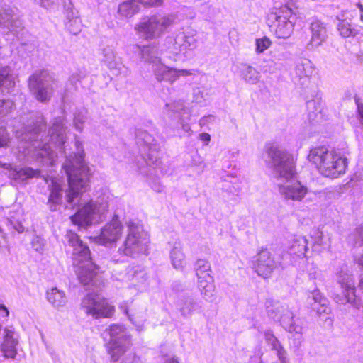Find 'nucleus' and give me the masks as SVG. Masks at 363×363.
<instances>
[{"label": "nucleus", "mask_w": 363, "mask_h": 363, "mask_svg": "<svg viewBox=\"0 0 363 363\" xmlns=\"http://www.w3.org/2000/svg\"><path fill=\"white\" fill-rule=\"evenodd\" d=\"M77 152L74 157H67L62 165L68 181V189L65 191L66 207L74 208L78 206L75 214L70 217L72 222L79 227H86L102 222L108 213V197H97L95 200L86 201L83 193L89 187L91 172L84 162V153L82 143L75 138Z\"/></svg>", "instance_id": "1"}, {"label": "nucleus", "mask_w": 363, "mask_h": 363, "mask_svg": "<svg viewBox=\"0 0 363 363\" xmlns=\"http://www.w3.org/2000/svg\"><path fill=\"white\" fill-rule=\"evenodd\" d=\"M35 128L25 127L21 132H18L17 138L19 140L18 149L27 161L33 160L53 165L56 153L53 148L64 152L65 143V130L61 118H55L48 135L44 138L46 121L43 116H38L34 123Z\"/></svg>", "instance_id": "2"}, {"label": "nucleus", "mask_w": 363, "mask_h": 363, "mask_svg": "<svg viewBox=\"0 0 363 363\" xmlns=\"http://www.w3.org/2000/svg\"><path fill=\"white\" fill-rule=\"evenodd\" d=\"M67 251L71 253L73 264L77 267L76 273L79 281L84 286L91 284L100 285L101 276L99 267L94 264L88 246L83 243L77 233L67 230L64 237Z\"/></svg>", "instance_id": "3"}, {"label": "nucleus", "mask_w": 363, "mask_h": 363, "mask_svg": "<svg viewBox=\"0 0 363 363\" xmlns=\"http://www.w3.org/2000/svg\"><path fill=\"white\" fill-rule=\"evenodd\" d=\"M308 159L315 165L321 174L332 179L343 174L347 166L345 157L333 151H329L325 146L312 148Z\"/></svg>", "instance_id": "4"}, {"label": "nucleus", "mask_w": 363, "mask_h": 363, "mask_svg": "<svg viewBox=\"0 0 363 363\" xmlns=\"http://www.w3.org/2000/svg\"><path fill=\"white\" fill-rule=\"evenodd\" d=\"M141 58L147 63L152 64L153 73L157 82H166L173 84L180 77L194 74V69H177L169 67L161 62L158 48L155 45L135 46Z\"/></svg>", "instance_id": "5"}, {"label": "nucleus", "mask_w": 363, "mask_h": 363, "mask_svg": "<svg viewBox=\"0 0 363 363\" xmlns=\"http://www.w3.org/2000/svg\"><path fill=\"white\" fill-rule=\"evenodd\" d=\"M126 238L118 248V252L127 257L135 258L142 254H147L149 249L150 238L143 226L130 220L127 223Z\"/></svg>", "instance_id": "6"}, {"label": "nucleus", "mask_w": 363, "mask_h": 363, "mask_svg": "<svg viewBox=\"0 0 363 363\" xmlns=\"http://www.w3.org/2000/svg\"><path fill=\"white\" fill-rule=\"evenodd\" d=\"M28 86L30 94L38 101L47 103L58 87V81L47 70H38L28 77Z\"/></svg>", "instance_id": "7"}, {"label": "nucleus", "mask_w": 363, "mask_h": 363, "mask_svg": "<svg viewBox=\"0 0 363 363\" xmlns=\"http://www.w3.org/2000/svg\"><path fill=\"white\" fill-rule=\"evenodd\" d=\"M267 152L269 158L268 166L276 175L286 180L295 176L294 159L290 154L276 145L269 147Z\"/></svg>", "instance_id": "8"}, {"label": "nucleus", "mask_w": 363, "mask_h": 363, "mask_svg": "<svg viewBox=\"0 0 363 363\" xmlns=\"http://www.w3.org/2000/svg\"><path fill=\"white\" fill-rule=\"evenodd\" d=\"M271 16L274 20L272 28L274 30L275 35L278 38L282 39L289 38L294 32L296 21V8L286 4L276 9Z\"/></svg>", "instance_id": "9"}, {"label": "nucleus", "mask_w": 363, "mask_h": 363, "mask_svg": "<svg viewBox=\"0 0 363 363\" xmlns=\"http://www.w3.org/2000/svg\"><path fill=\"white\" fill-rule=\"evenodd\" d=\"M104 334L109 335L107 351L113 361H117L124 354L130 344V337L123 325L112 324Z\"/></svg>", "instance_id": "10"}, {"label": "nucleus", "mask_w": 363, "mask_h": 363, "mask_svg": "<svg viewBox=\"0 0 363 363\" xmlns=\"http://www.w3.org/2000/svg\"><path fill=\"white\" fill-rule=\"evenodd\" d=\"M337 281L341 289V293H334L332 296L334 301L339 304H351L354 308H358L360 299L356 295L354 279L352 274L347 270L342 269L337 274Z\"/></svg>", "instance_id": "11"}, {"label": "nucleus", "mask_w": 363, "mask_h": 363, "mask_svg": "<svg viewBox=\"0 0 363 363\" xmlns=\"http://www.w3.org/2000/svg\"><path fill=\"white\" fill-rule=\"evenodd\" d=\"M172 16L154 15L145 18L138 25V30L147 39L160 36L174 23Z\"/></svg>", "instance_id": "12"}, {"label": "nucleus", "mask_w": 363, "mask_h": 363, "mask_svg": "<svg viewBox=\"0 0 363 363\" xmlns=\"http://www.w3.org/2000/svg\"><path fill=\"white\" fill-rule=\"evenodd\" d=\"M81 307L87 315L94 318H109L114 313V307L106 300L92 294H89L83 298Z\"/></svg>", "instance_id": "13"}, {"label": "nucleus", "mask_w": 363, "mask_h": 363, "mask_svg": "<svg viewBox=\"0 0 363 363\" xmlns=\"http://www.w3.org/2000/svg\"><path fill=\"white\" fill-rule=\"evenodd\" d=\"M277 322H279L281 325L289 333H294L296 336L293 339V345L298 348L302 342V335L303 328L298 323V320H294V315L293 312L289 308L288 306L282 312L281 316L279 318Z\"/></svg>", "instance_id": "14"}, {"label": "nucleus", "mask_w": 363, "mask_h": 363, "mask_svg": "<svg viewBox=\"0 0 363 363\" xmlns=\"http://www.w3.org/2000/svg\"><path fill=\"white\" fill-rule=\"evenodd\" d=\"M172 52L175 55H186L187 51L193 50L196 47V40L194 30L179 32L174 40Z\"/></svg>", "instance_id": "15"}, {"label": "nucleus", "mask_w": 363, "mask_h": 363, "mask_svg": "<svg viewBox=\"0 0 363 363\" xmlns=\"http://www.w3.org/2000/svg\"><path fill=\"white\" fill-rule=\"evenodd\" d=\"M123 225L115 216L112 220L107 223L101 230L99 236L96 237V241L101 245H106L116 242L121 235Z\"/></svg>", "instance_id": "16"}, {"label": "nucleus", "mask_w": 363, "mask_h": 363, "mask_svg": "<svg viewBox=\"0 0 363 363\" xmlns=\"http://www.w3.org/2000/svg\"><path fill=\"white\" fill-rule=\"evenodd\" d=\"M0 167L9 170L8 177L17 183H22L33 178L40 177V172L28 167H14L9 163H3L0 161Z\"/></svg>", "instance_id": "17"}, {"label": "nucleus", "mask_w": 363, "mask_h": 363, "mask_svg": "<svg viewBox=\"0 0 363 363\" xmlns=\"http://www.w3.org/2000/svg\"><path fill=\"white\" fill-rule=\"evenodd\" d=\"M277 267V263L267 250H262L257 254L254 267L259 276L269 277Z\"/></svg>", "instance_id": "18"}, {"label": "nucleus", "mask_w": 363, "mask_h": 363, "mask_svg": "<svg viewBox=\"0 0 363 363\" xmlns=\"http://www.w3.org/2000/svg\"><path fill=\"white\" fill-rule=\"evenodd\" d=\"M311 38L307 44L308 50L319 47L327 38V28L325 24L319 19L314 18L310 24Z\"/></svg>", "instance_id": "19"}, {"label": "nucleus", "mask_w": 363, "mask_h": 363, "mask_svg": "<svg viewBox=\"0 0 363 363\" xmlns=\"http://www.w3.org/2000/svg\"><path fill=\"white\" fill-rule=\"evenodd\" d=\"M279 191L286 199L301 201L307 193V188L298 181L287 182L279 185Z\"/></svg>", "instance_id": "20"}, {"label": "nucleus", "mask_w": 363, "mask_h": 363, "mask_svg": "<svg viewBox=\"0 0 363 363\" xmlns=\"http://www.w3.org/2000/svg\"><path fill=\"white\" fill-rule=\"evenodd\" d=\"M139 2L145 6H160L162 0H127L119 4L118 13L121 16L130 18L137 13L139 10L138 4Z\"/></svg>", "instance_id": "21"}, {"label": "nucleus", "mask_w": 363, "mask_h": 363, "mask_svg": "<svg viewBox=\"0 0 363 363\" xmlns=\"http://www.w3.org/2000/svg\"><path fill=\"white\" fill-rule=\"evenodd\" d=\"M307 304L315 311L319 316L328 315L330 308L328 306V300L324 298L319 290H313L308 294Z\"/></svg>", "instance_id": "22"}, {"label": "nucleus", "mask_w": 363, "mask_h": 363, "mask_svg": "<svg viewBox=\"0 0 363 363\" xmlns=\"http://www.w3.org/2000/svg\"><path fill=\"white\" fill-rule=\"evenodd\" d=\"M21 22L14 17L13 10L9 4L0 3V26L7 28L12 32H17L21 28Z\"/></svg>", "instance_id": "23"}, {"label": "nucleus", "mask_w": 363, "mask_h": 363, "mask_svg": "<svg viewBox=\"0 0 363 363\" xmlns=\"http://www.w3.org/2000/svg\"><path fill=\"white\" fill-rule=\"evenodd\" d=\"M313 72L314 67L310 60L301 58L298 60L295 67V77L302 86L308 85Z\"/></svg>", "instance_id": "24"}, {"label": "nucleus", "mask_w": 363, "mask_h": 363, "mask_svg": "<svg viewBox=\"0 0 363 363\" xmlns=\"http://www.w3.org/2000/svg\"><path fill=\"white\" fill-rule=\"evenodd\" d=\"M177 308L183 318H189L194 312L199 311L201 306L200 302L191 295L181 296L177 303Z\"/></svg>", "instance_id": "25"}, {"label": "nucleus", "mask_w": 363, "mask_h": 363, "mask_svg": "<svg viewBox=\"0 0 363 363\" xmlns=\"http://www.w3.org/2000/svg\"><path fill=\"white\" fill-rule=\"evenodd\" d=\"M45 182L48 185L50 194L48 198V205L52 211L57 210L62 203V188L60 181L53 177L46 178Z\"/></svg>", "instance_id": "26"}, {"label": "nucleus", "mask_w": 363, "mask_h": 363, "mask_svg": "<svg viewBox=\"0 0 363 363\" xmlns=\"http://www.w3.org/2000/svg\"><path fill=\"white\" fill-rule=\"evenodd\" d=\"M264 340L272 350L276 351L277 355L281 363H286V352L280 341L274 335L271 329H267L263 332Z\"/></svg>", "instance_id": "27"}, {"label": "nucleus", "mask_w": 363, "mask_h": 363, "mask_svg": "<svg viewBox=\"0 0 363 363\" xmlns=\"http://www.w3.org/2000/svg\"><path fill=\"white\" fill-rule=\"evenodd\" d=\"M16 345L17 341L13 337V333L8 329H5L4 340L1 344V351L5 357L15 358L17 354Z\"/></svg>", "instance_id": "28"}, {"label": "nucleus", "mask_w": 363, "mask_h": 363, "mask_svg": "<svg viewBox=\"0 0 363 363\" xmlns=\"http://www.w3.org/2000/svg\"><path fill=\"white\" fill-rule=\"evenodd\" d=\"M12 208L15 215H13L11 211L9 213L6 218V225L9 230L21 233L24 231V227L19 220L22 211L18 205H13Z\"/></svg>", "instance_id": "29"}, {"label": "nucleus", "mask_w": 363, "mask_h": 363, "mask_svg": "<svg viewBox=\"0 0 363 363\" xmlns=\"http://www.w3.org/2000/svg\"><path fill=\"white\" fill-rule=\"evenodd\" d=\"M199 288L203 298L206 301H212L214 292L213 278L211 275L202 276L198 279Z\"/></svg>", "instance_id": "30"}, {"label": "nucleus", "mask_w": 363, "mask_h": 363, "mask_svg": "<svg viewBox=\"0 0 363 363\" xmlns=\"http://www.w3.org/2000/svg\"><path fill=\"white\" fill-rule=\"evenodd\" d=\"M101 60L110 69L120 70L121 64L116 57L114 49L111 46H106L101 50Z\"/></svg>", "instance_id": "31"}, {"label": "nucleus", "mask_w": 363, "mask_h": 363, "mask_svg": "<svg viewBox=\"0 0 363 363\" xmlns=\"http://www.w3.org/2000/svg\"><path fill=\"white\" fill-rule=\"evenodd\" d=\"M170 258L173 267L177 269H182L186 265L185 255L182 252V245L180 242H175L170 251Z\"/></svg>", "instance_id": "32"}, {"label": "nucleus", "mask_w": 363, "mask_h": 363, "mask_svg": "<svg viewBox=\"0 0 363 363\" xmlns=\"http://www.w3.org/2000/svg\"><path fill=\"white\" fill-rule=\"evenodd\" d=\"M47 299L54 308L57 309L64 307L67 302L65 293L56 287L47 291Z\"/></svg>", "instance_id": "33"}, {"label": "nucleus", "mask_w": 363, "mask_h": 363, "mask_svg": "<svg viewBox=\"0 0 363 363\" xmlns=\"http://www.w3.org/2000/svg\"><path fill=\"white\" fill-rule=\"evenodd\" d=\"M120 308L138 329L142 328L146 320V314L144 310L138 311L135 308L129 310L126 306H121Z\"/></svg>", "instance_id": "34"}, {"label": "nucleus", "mask_w": 363, "mask_h": 363, "mask_svg": "<svg viewBox=\"0 0 363 363\" xmlns=\"http://www.w3.org/2000/svg\"><path fill=\"white\" fill-rule=\"evenodd\" d=\"M135 140L138 145L145 149V150L150 146L157 144L155 138L146 130H144L142 128H136Z\"/></svg>", "instance_id": "35"}, {"label": "nucleus", "mask_w": 363, "mask_h": 363, "mask_svg": "<svg viewBox=\"0 0 363 363\" xmlns=\"http://www.w3.org/2000/svg\"><path fill=\"white\" fill-rule=\"evenodd\" d=\"M240 76L250 84H257L260 78V73L252 66L247 64L241 65Z\"/></svg>", "instance_id": "36"}, {"label": "nucleus", "mask_w": 363, "mask_h": 363, "mask_svg": "<svg viewBox=\"0 0 363 363\" xmlns=\"http://www.w3.org/2000/svg\"><path fill=\"white\" fill-rule=\"evenodd\" d=\"M14 86L15 81L11 74V69L8 67L1 68L0 70V88H2V92L5 91L7 93L11 92Z\"/></svg>", "instance_id": "37"}, {"label": "nucleus", "mask_w": 363, "mask_h": 363, "mask_svg": "<svg viewBox=\"0 0 363 363\" xmlns=\"http://www.w3.org/2000/svg\"><path fill=\"white\" fill-rule=\"evenodd\" d=\"M337 27L340 35L343 38L355 37L359 33V30L348 18L340 20Z\"/></svg>", "instance_id": "38"}, {"label": "nucleus", "mask_w": 363, "mask_h": 363, "mask_svg": "<svg viewBox=\"0 0 363 363\" xmlns=\"http://www.w3.org/2000/svg\"><path fill=\"white\" fill-rule=\"evenodd\" d=\"M144 151H147L143 156L147 164L154 167L159 166L160 164V153L157 144L150 146L145 150H144Z\"/></svg>", "instance_id": "39"}, {"label": "nucleus", "mask_w": 363, "mask_h": 363, "mask_svg": "<svg viewBox=\"0 0 363 363\" xmlns=\"http://www.w3.org/2000/svg\"><path fill=\"white\" fill-rule=\"evenodd\" d=\"M308 250V240L305 237L299 236L293 240L290 253L298 257L304 256Z\"/></svg>", "instance_id": "40"}, {"label": "nucleus", "mask_w": 363, "mask_h": 363, "mask_svg": "<svg viewBox=\"0 0 363 363\" xmlns=\"http://www.w3.org/2000/svg\"><path fill=\"white\" fill-rule=\"evenodd\" d=\"M286 306V305H282L279 302L268 301L266 303L267 315L274 321H277Z\"/></svg>", "instance_id": "41"}, {"label": "nucleus", "mask_w": 363, "mask_h": 363, "mask_svg": "<svg viewBox=\"0 0 363 363\" xmlns=\"http://www.w3.org/2000/svg\"><path fill=\"white\" fill-rule=\"evenodd\" d=\"M63 3V14L65 16V22L74 20L75 18H79V12L75 9L72 0H62Z\"/></svg>", "instance_id": "42"}, {"label": "nucleus", "mask_w": 363, "mask_h": 363, "mask_svg": "<svg viewBox=\"0 0 363 363\" xmlns=\"http://www.w3.org/2000/svg\"><path fill=\"white\" fill-rule=\"evenodd\" d=\"M195 271L198 279L205 275H211V264L210 263L203 259H199L195 263Z\"/></svg>", "instance_id": "43"}, {"label": "nucleus", "mask_w": 363, "mask_h": 363, "mask_svg": "<svg viewBox=\"0 0 363 363\" xmlns=\"http://www.w3.org/2000/svg\"><path fill=\"white\" fill-rule=\"evenodd\" d=\"M306 107L308 111V118L310 120H315L318 118V115L321 116L322 106L319 101L316 100H311L307 101Z\"/></svg>", "instance_id": "44"}, {"label": "nucleus", "mask_w": 363, "mask_h": 363, "mask_svg": "<svg viewBox=\"0 0 363 363\" xmlns=\"http://www.w3.org/2000/svg\"><path fill=\"white\" fill-rule=\"evenodd\" d=\"M66 29L73 35L79 34L82 30V21L79 18H75L74 20L65 22Z\"/></svg>", "instance_id": "45"}, {"label": "nucleus", "mask_w": 363, "mask_h": 363, "mask_svg": "<svg viewBox=\"0 0 363 363\" xmlns=\"http://www.w3.org/2000/svg\"><path fill=\"white\" fill-rule=\"evenodd\" d=\"M14 108V102L11 99H0V119L9 115Z\"/></svg>", "instance_id": "46"}, {"label": "nucleus", "mask_w": 363, "mask_h": 363, "mask_svg": "<svg viewBox=\"0 0 363 363\" xmlns=\"http://www.w3.org/2000/svg\"><path fill=\"white\" fill-rule=\"evenodd\" d=\"M272 44V41L267 37H263L261 38H257L255 42V51L257 53H262L268 49Z\"/></svg>", "instance_id": "47"}, {"label": "nucleus", "mask_w": 363, "mask_h": 363, "mask_svg": "<svg viewBox=\"0 0 363 363\" xmlns=\"http://www.w3.org/2000/svg\"><path fill=\"white\" fill-rule=\"evenodd\" d=\"M10 141V135L8 133L5 124L0 121V147H6Z\"/></svg>", "instance_id": "48"}, {"label": "nucleus", "mask_w": 363, "mask_h": 363, "mask_svg": "<svg viewBox=\"0 0 363 363\" xmlns=\"http://www.w3.org/2000/svg\"><path fill=\"white\" fill-rule=\"evenodd\" d=\"M166 108L169 111H172L173 113L182 114L183 111L184 113L186 111V108L184 106V102L181 101H174L171 104H167Z\"/></svg>", "instance_id": "49"}, {"label": "nucleus", "mask_w": 363, "mask_h": 363, "mask_svg": "<svg viewBox=\"0 0 363 363\" xmlns=\"http://www.w3.org/2000/svg\"><path fill=\"white\" fill-rule=\"evenodd\" d=\"M350 238L354 240L355 245H363V225L357 227L354 234L350 235Z\"/></svg>", "instance_id": "50"}, {"label": "nucleus", "mask_w": 363, "mask_h": 363, "mask_svg": "<svg viewBox=\"0 0 363 363\" xmlns=\"http://www.w3.org/2000/svg\"><path fill=\"white\" fill-rule=\"evenodd\" d=\"M85 116L82 113H76L74 116V125L75 128L81 132L83 130V125L85 121Z\"/></svg>", "instance_id": "51"}, {"label": "nucleus", "mask_w": 363, "mask_h": 363, "mask_svg": "<svg viewBox=\"0 0 363 363\" xmlns=\"http://www.w3.org/2000/svg\"><path fill=\"white\" fill-rule=\"evenodd\" d=\"M31 245L34 250L41 252L43 250L45 246L44 240L39 236H34L31 241Z\"/></svg>", "instance_id": "52"}, {"label": "nucleus", "mask_w": 363, "mask_h": 363, "mask_svg": "<svg viewBox=\"0 0 363 363\" xmlns=\"http://www.w3.org/2000/svg\"><path fill=\"white\" fill-rule=\"evenodd\" d=\"M83 78L84 75H82L81 72H74L69 77V82L76 90L77 89L78 83H79Z\"/></svg>", "instance_id": "53"}, {"label": "nucleus", "mask_w": 363, "mask_h": 363, "mask_svg": "<svg viewBox=\"0 0 363 363\" xmlns=\"http://www.w3.org/2000/svg\"><path fill=\"white\" fill-rule=\"evenodd\" d=\"M354 100H355V103L357 106L358 117H359L361 124L363 126V103L361 102L359 98L355 97Z\"/></svg>", "instance_id": "54"}, {"label": "nucleus", "mask_w": 363, "mask_h": 363, "mask_svg": "<svg viewBox=\"0 0 363 363\" xmlns=\"http://www.w3.org/2000/svg\"><path fill=\"white\" fill-rule=\"evenodd\" d=\"M121 363H141V361L139 357L130 354Z\"/></svg>", "instance_id": "55"}, {"label": "nucleus", "mask_w": 363, "mask_h": 363, "mask_svg": "<svg viewBox=\"0 0 363 363\" xmlns=\"http://www.w3.org/2000/svg\"><path fill=\"white\" fill-rule=\"evenodd\" d=\"M313 235L315 236L314 244L317 245H320V246L323 245V233L320 232L318 230H316V231H315Z\"/></svg>", "instance_id": "56"}, {"label": "nucleus", "mask_w": 363, "mask_h": 363, "mask_svg": "<svg viewBox=\"0 0 363 363\" xmlns=\"http://www.w3.org/2000/svg\"><path fill=\"white\" fill-rule=\"evenodd\" d=\"M194 99L197 103H201L203 99V92L199 89H196L194 91Z\"/></svg>", "instance_id": "57"}, {"label": "nucleus", "mask_w": 363, "mask_h": 363, "mask_svg": "<svg viewBox=\"0 0 363 363\" xmlns=\"http://www.w3.org/2000/svg\"><path fill=\"white\" fill-rule=\"evenodd\" d=\"M55 0H40L41 6L50 9L55 5Z\"/></svg>", "instance_id": "58"}, {"label": "nucleus", "mask_w": 363, "mask_h": 363, "mask_svg": "<svg viewBox=\"0 0 363 363\" xmlns=\"http://www.w3.org/2000/svg\"><path fill=\"white\" fill-rule=\"evenodd\" d=\"M33 116H35V118H33V119L30 121V123H29L28 125H24L23 127H22V128H21V130H17V131H16V137H17V133H18V132H21V131L23 130V128H24L25 127H28V126H29V127H30L31 128H35V124H34V123H35V122H36V120H37V118H38V116H41V115H38V116H37V115H35V114H33Z\"/></svg>", "instance_id": "59"}, {"label": "nucleus", "mask_w": 363, "mask_h": 363, "mask_svg": "<svg viewBox=\"0 0 363 363\" xmlns=\"http://www.w3.org/2000/svg\"><path fill=\"white\" fill-rule=\"evenodd\" d=\"M199 138L206 143V144L211 140V136L207 133H203L199 135Z\"/></svg>", "instance_id": "60"}, {"label": "nucleus", "mask_w": 363, "mask_h": 363, "mask_svg": "<svg viewBox=\"0 0 363 363\" xmlns=\"http://www.w3.org/2000/svg\"><path fill=\"white\" fill-rule=\"evenodd\" d=\"M6 237L5 234L3 233L1 228H0V247H4L6 244Z\"/></svg>", "instance_id": "61"}, {"label": "nucleus", "mask_w": 363, "mask_h": 363, "mask_svg": "<svg viewBox=\"0 0 363 363\" xmlns=\"http://www.w3.org/2000/svg\"><path fill=\"white\" fill-rule=\"evenodd\" d=\"M0 312H2V316L3 317H7L9 316V311L4 305H0Z\"/></svg>", "instance_id": "62"}, {"label": "nucleus", "mask_w": 363, "mask_h": 363, "mask_svg": "<svg viewBox=\"0 0 363 363\" xmlns=\"http://www.w3.org/2000/svg\"><path fill=\"white\" fill-rule=\"evenodd\" d=\"M180 123L182 126V129L185 131V132H189L190 130V127L189 125L187 124V123H184V121L182 118H180Z\"/></svg>", "instance_id": "63"}, {"label": "nucleus", "mask_w": 363, "mask_h": 363, "mask_svg": "<svg viewBox=\"0 0 363 363\" xmlns=\"http://www.w3.org/2000/svg\"><path fill=\"white\" fill-rule=\"evenodd\" d=\"M357 6L359 9L361 14H360V20L363 22V5L360 3L357 4Z\"/></svg>", "instance_id": "64"}]
</instances>
